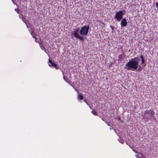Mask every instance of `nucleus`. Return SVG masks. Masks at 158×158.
<instances>
[{"mask_svg": "<svg viewBox=\"0 0 158 158\" xmlns=\"http://www.w3.org/2000/svg\"><path fill=\"white\" fill-rule=\"evenodd\" d=\"M139 60V58L137 57L131 59L126 64L124 69L128 70H131L132 71L136 69L138 66Z\"/></svg>", "mask_w": 158, "mask_h": 158, "instance_id": "f257e3e1", "label": "nucleus"}, {"mask_svg": "<svg viewBox=\"0 0 158 158\" xmlns=\"http://www.w3.org/2000/svg\"><path fill=\"white\" fill-rule=\"evenodd\" d=\"M155 112L152 110H146L144 113L143 118L146 121H148L149 119H151L152 117H154Z\"/></svg>", "mask_w": 158, "mask_h": 158, "instance_id": "f03ea898", "label": "nucleus"}, {"mask_svg": "<svg viewBox=\"0 0 158 158\" xmlns=\"http://www.w3.org/2000/svg\"><path fill=\"white\" fill-rule=\"evenodd\" d=\"M89 29V25H84L81 28L79 31V33L81 35L86 36L88 34Z\"/></svg>", "mask_w": 158, "mask_h": 158, "instance_id": "7ed1b4c3", "label": "nucleus"}, {"mask_svg": "<svg viewBox=\"0 0 158 158\" xmlns=\"http://www.w3.org/2000/svg\"><path fill=\"white\" fill-rule=\"evenodd\" d=\"M123 15L122 10L117 12L115 15V18L117 21H120L122 19Z\"/></svg>", "mask_w": 158, "mask_h": 158, "instance_id": "20e7f679", "label": "nucleus"}, {"mask_svg": "<svg viewBox=\"0 0 158 158\" xmlns=\"http://www.w3.org/2000/svg\"><path fill=\"white\" fill-rule=\"evenodd\" d=\"M79 28H77L75 29L72 32V35L77 38L80 35L79 34Z\"/></svg>", "mask_w": 158, "mask_h": 158, "instance_id": "39448f33", "label": "nucleus"}, {"mask_svg": "<svg viewBox=\"0 0 158 158\" xmlns=\"http://www.w3.org/2000/svg\"><path fill=\"white\" fill-rule=\"evenodd\" d=\"M121 27H125L127 25V22L125 18L122 19L121 22Z\"/></svg>", "mask_w": 158, "mask_h": 158, "instance_id": "423d86ee", "label": "nucleus"}, {"mask_svg": "<svg viewBox=\"0 0 158 158\" xmlns=\"http://www.w3.org/2000/svg\"><path fill=\"white\" fill-rule=\"evenodd\" d=\"M48 62L52 66L54 67L56 69H58V67H57V64L54 62H53L52 60H49Z\"/></svg>", "mask_w": 158, "mask_h": 158, "instance_id": "0eeeda50", "label": "nucleus"}, {"mask_svg": "<svg viewBox=\"0 0 158 158\" xmlns=\"http://www.w3.org/2000/svg\"><path fill=\"white\" fill-rule=\"evenodd\" d=\"M78 98L80 100H82L83 98V97L81 93L79 94L78 95Z\"/></svg>", "mask_w": 158, "mask_h": 158, "instance_id": "6e6552de", "label": "nucleus"}, {"mask_svg": "<svg viewBox=\"0 0 158 158\" xmlns=\"http://www.w3.org/2000/svg\"><path fill=\"white\" fill-rule=\"evenodd\" d=\"M118 60L121 61L123 59V56L122 54H120L118 55Z\"/></svg>", "mask_w": 158, "mask_h": 158, "instance_id": "1a4fd4ad", "label": "nucleus"}, {"mask_svg": "<svg viewBox=\"0 0 158 158\" xmlns=\"http://www.w3.org/2000/svg\"><path fill=\"white\" fill-rule=\"evenodd\" d=\"M91 113L93 114H94V115H97V112L95 111V110H93L92 111H91Z\"/></svg>", "mask_w": 158, "mask_h": 158, "instance_id": "9d476101", "label": "nucleus"}, {"mask_svg": "<svg viewBox=\"0 0 158 158\" xmlns=\"http://www.w3.org/2000/svg\"><path fill=\"white\" fill-rule=\"evenodd\" d=\"M34 33V32L33 31H32V32H31V35H32L33 37V38H35V41H36V39H37V38L35 36L33 35V34Z\"/></svg>", "mask_w": 158, "mask_h": 158, "instance_id": "9b49d317", "label": "nucleus"}, {"mask_svg": "<svg viewBox=\"0 0 158 158\" xmlns=\"http://www.w3.org/2000/svg\"><path fill=\"white\" fill-rule=\"evenodd\" d=\"M77 38L80 39L81 40H83L84 39V38L83 36H81L80 35L78 36Z\"/></svg>", "mask_w": 158, "mask_h": 158, "instance_id": "f8f14e48", "label": "nucleus"}, {"mask_svg": "<svg viewBox=\"0 0 158 158\" xmlns=\"http://www.w3.org/2000/svg\"><path fill=\"white\" fill-rule=\"evenodd\" d=\"M141 64H144L145 60H144V59H141Z\"/></svg>", "mask_w": 158, "mask_h": 158, "instance_id": "ddd939ff", "label": "nucleus"}, {"mask_svg": "<svg viewBox=\"0 0 158 158\" xmlns=\"http://www.w3.org/2000/svg\"><path fill=\"white\" fill-rule=\"evenodd\" d=\"M140 58H141V60L144 59L143 57V55H141L140 56Z\"/></svg>", "mask_w": 158, "mask_h": 158, "instance_id": "4468645a", "label": "nucleus"}, {"mask_svg": "<svg viewBox=\"0 0 158 158\" xmlns=\"http://www.w3.org/2000/svg\"><path fill=\"white\" fill-rule=\"evenodd\" d=\"M156 6L157 8V10H158V2H156Z\"/></svg>", "mask_w": 158, "mask_h": 158, "instance_id": "2eb2a0df", "label": "nucleus"}, {"mask_svg": "<svg viewBox=\"0 0 158 158\" xmlns=\"http://www.w3.org/2000/svg\"><path fill=\"white\" fill-rule=\"evenodd\" d=\"M110 27L111 28V29L112 30H113L114 29V27H112L111 26H110Z\"/></svg>", "mask_w": 158, "mask_h": 158, "instance_id": "dca6fc26", "label": "nucleus"}, {"mask_svg": "<svg viewBox=\"0 0 158 158\" xmlns=\"http://www.w3.org/2000/svg\"><path fill=\"white\" fill-rule=\"evenodd\" d=\"M84 101L86 103L88 104V103L86 100H84Z\"/></svg>", "mask_w": 158, "mask_h": 158, "instance_id": "f3484780", "label": "nucleus"}, {"mask_svg": "<svg viewBox=\"0 0 158 158\" xmlns=\"http://www.w3.org/2000/svg\"><path fill=\"white\" fill-rule=\"evenodd\" d=\"M63 78H64V80H65V76H64V75H63Z\"/></svg>", "mask_w": 158, "mask_h": 158, "instance_id": "a211bd4d", "label": "nucleus"}, {"mask_svg": "<svg viewBox=\"0 0 158 158\" xmlns=\"http://www.w3.org/2000/svg\"><path fill=\"white\" fill-rule=\"evenodd\" d=\"M138 156L139 155H135V156H136V157L138 158Z\"/></svg>", "mask_w": 158, "mask_h": 158, "instance_id": "6ab92c4d", "label": "nucleus"}, {"mask_svg": "<svg viewBox=\"0 0 158 158\" xmlns=\"http://www.w3.org/2000/svg\"><path fill=\"white\" fill-rule=\"evenodd\" d=\"M139 155H140L141 156H142V154L141 153H139Z\"/></svg>", "mask_w": 158, "mask_h": 158, "instance_id": "aec40b11", "label": "nucleus"}, {"mask_svg": "<svg viewBox=\"0 0 158 158\" xmlns=\"http://www.w3.org/2000/svg\"><path fill=\"white\" fill-rule=\"evenodd\" d=\"M22 19H23V22H25V21H24L25 20H24V19H23V18Z\"/></svg>", "mask_w": 158, "mask_h": 158, "instance_id": "412c9836", "label": "nucleus"}]
</instances>
